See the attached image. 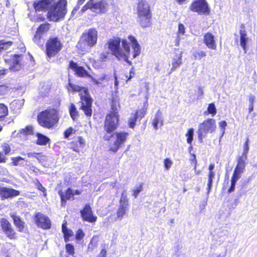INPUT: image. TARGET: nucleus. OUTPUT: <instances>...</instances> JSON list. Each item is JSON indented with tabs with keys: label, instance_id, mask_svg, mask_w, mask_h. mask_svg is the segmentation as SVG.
Segmentation results:
<instances>
[{
	"label": "nucleus",
	"instance_id": "nucleus-1",
	"mask_svg": "<svg viewBox=\"0 0 257 257\" xmlns=\"http://www.w3.org/2000/svg\"><path fill=\"white\" fill-rule=\"evenodd\" d=\"M110 101V110L106 115L104 120V133L102 138L108 143V151L116 153L124 146L128 139L129 134L125 131L115 132L119 125V98L116 95H112Z\"/></svg>",
	"mask_w": 257,
	"mask_h": 257
},
{
	"label": "nucleus",
	"instance_id": "nucleus-2",
	"mask_svg": "<svg viewBox=\"0 0 257 257\" xmlns=\"http://www.w3.org/2000/svg\"><path fill=\"white\" fill-rule=\"evenodd\" d=\"M38 0L34 2V7L36 12L48 10L47 17L49 21L57 22L63 19L67 13L65 0Z\"/></svg>",
	"mask_w": 257,
	"mask_h": 257
},
{
	"label": "nucleus",
	"instance_id": "nucleus-3",
	"mask_svg": "<svg viewBox=\"0 0 257 257\" xmlns=\"http://www.w3.org/2000/svg\"><path fill=\"white\" fill-rule=\"evenodd\" d=\"M66 88L68 92H79V96L80 99L79 103H81L79 109L83 110L84 114L87 117H90L92 114V105L93 99L89 92L88 88L74 84L69 80Z\"/></svg>",
	"mask_w": 257,
	"mask_h": 257
},
{
	"label": "nucleus",
	"instance_id": "nucleus-4",
	"mask_svg": "<svg viewBox=\"0 0 257 257\" xmlns=\"http://www.w3.org/2000/svg\"><path fill=\"white\" fill-rule=\"evenodd\" d=\"M120 39L119 38L109 39L105 46L111 51L113 55L120 62H126L130 64L131 62L128 60V55L130 53V48L128 43L125 40L122 41V51L120 48Z\"/></svg>",
	"mask_w": 257,
	"mask_h": 257
},
{
	"label": "nucleus",
	"instance_id": "nucleus-5",
	"mask_svg": "<svg viewBox=\"0 0 257 257\" xmlns=\"http://www.w3.org/2000/svg\"><path fill=\"white\" fill-rule=\"evenodd\" d=\"M59 120V111L54 108H48L40 112L37 116L38 123L43 127L51 128Z\"/></svg>",
	"mask_w": 257,
	"mask_h": 257
},
{
	"label": "nucleus",
	"instance_id": "nucleus-6",
	"mask_svg": "<svg viewBox=\"0 0 257 257\" xmlns=\"http://www.w3.org/2000/svg\"><path fill=\"white\" fill-rule=\"evenodd\" d=\"M97 33L95 29H90L83 33L76 45L77 48L81 51L80 53L88 52L96 44Z\"/></svg>",
	"mask_w": 257,
	"mask_h": 257
},
{
	"label": "nucleus",
	"instance_id": "nucleus-7",
	"mask_svg": "<svg viewBox=\"0 0 257 257\" xmlns=\"http://www.w3.org/2000/svg\"><path fill=\"white\" fill-rule=\"evenodd\" d=\"M137 15V21L142 27L150 26L152 14L150 5L146 1L142 0L138 4Z\"/></svg>",
	"mask_w": 257,
	"mask_h": 257
},
{
	"label": "nucleus",
	"instance_id": "nucleus-8",
	"mask_svg": "<svg viewBox=\"0 0 257 257\" xmlns=\"http://www.w3.org/2000/svg\"><path fill=\"white\" fill-rule=\"evenodd\" d=\"M216 127L215 120L209 118L204 120L199 125L197 131L198 138L200 143L203 142V138L208 133H213Z\"/></svg>",
	"mask_w": 257,
	"mask_h": 257
},
{
	"label": "nucleus",
	"instance_id": "nucleus-9",
	"mask_svg": "<svg viewBox=\"0 0 257 257\" xmlns=\"http://www.w3.org/2000/svg\"><path fill=\"white\" fill-rule=\"evenodd\" d=\"M107 6V3L104 1L98 2L94 0H90L87 4L83 7L81 10V13H83L87 10L89 9L92 12L96 13H103L106 11V8Z\"/></svg>",
	"mask_w": 257,
	"mask_h": 257
},
{
	"label": "nucleus",
	"instance_id": "nucleus-10",
	"mask_svg": "<svg viewBox=\"0 0 257 257\" xmlns=\"http://www.w3.org/2000/svg\"><path fill=\"white\" fill-rule=\"evenodd\" d=\"M34 222L38 227L43 230H48L51 228L52 222L49 217L40 212L34 215Z\"/></svg>",
	"mask_w": 257,
	"mask_h": 257
},
{
	"label": "nucleus",
	"instance_id": "nucleus-11",
	"mask_svg": "<svg viewBox=\"0 0 257 257\" xmlns=\"http://www.w3.org/2000/svg\"><path fill=\"white\" fill-rule=\"evenodd\" d=\"M191 11L199 15H208L210 9L206 0H195L190 7Z\"/></svg>",
	"mask_w": 257,
	"mask_h": 257
},
{
	"label": "nucleus",
	"instance_id": "nucleus-12",
	"mask_svg": "<svg viewBox=\"0 0 257 257\" xmlns=\"http://www.w3.org/2000/svg\"><path fill=\"white\" fill-rule=\"evenodd\" d=\"M62 44L57 37L49 40L46 45L47 54L49 57L55 55L60 51Z\"/></svg>",
	"mask_w": 257,
	"mask_h": 257
},
{
	"label": "nucleus",
	"instance_id": "nucleus-13",
	"mask_svg": "<svg viewBox=\"0 0 257 257\" xmlns=\"http://www.w3.org/2000/svg\"><path fill=\"white\" fill-rule=\"evenodd\" d=\"M148 108V97H146V100L144 103V106L141 109H138L136 111L133 116L129 118L128 126L130 128H134L136 121L138 119L141 120L146 115L147 109Z\"/></svg>",
	"mask_w": 257,
	"mask_h": 257
},
{
	"label": "nucleus",
	"instance_id": "nucleus-14",
	"mask_svg": "<svg viewBox=\"0 0 257 257\" xmlns=\"http://www.w3.org/2000/svg\"><path fill=\"white\" fill-rule=\"evenodd\" d=\"M80 216L84 221L94 223L96 221L97 217L94 215L89 204H86L80 210Z\"/></svg>",
	"mask_w": 257,
	"mask_h": 257
},
{
	"label": "nucleus",
	"instance_id": "nucleus-15",
	"mask_svg": "<svg viewBox=\"0 0 257 257\" xmlns=\"http://www.w3.org/2000/svg\"><path fill=\"white\" fill-rule=\"evenodd\" d=\"M129 207L128 199L126 196L122 194L119 200V205L116 212V218L121 220L126 214Z\"/></svg>",
	"mask_w": 257,
	"mask_h": 257
},
{
	"label": "nucleus",
	"instance_id": "nucleus-16",
	"mask_svg": "<svg viewBox=\"0 0 257 257\" xmlns=\"http://www.w3.org/2000/svg\"><path fill=\"white\" fill-rule=\"evenodd\" d=\"M247 160V155L241 154V155L237 157V164L234 170L233 174L241 177V173L243 172L245 169Z\"/></svg>",
	"mask_w": 257,
	"mask_h": 257
},
{
	"label": "nucleus",
	"instance_id": "nucleus-17",
	"mask_svg": "<svg viewBox=\"0 0 257 257\" xmlns=\"http://www.w3.org/2000/svg\"><path fill=\"white\" fill-rule=\"evenodd\" d=\"M70 149L72 151L79 153L81 149L86 145L85 140L82 136H77L73 138V140L69 142Z\"/></svg>",
	"mask_w": 257,
	"mask_h": 257
},
{
	"label": "nucleus",
	"instance_id": "nucleus-18",
	"mask_svg": "<svg viewBox=\"0 0 257 257\" xmlns=\"http://www.w3.org/2000/svg\"><path fill=\"white\" fill-rule=\"evenodd\" d=\"M0 226L3 231L10 239L14 238L15 232L12 227L10 222L5 218L0 219Z\"/></svg>",
	"mask_w": 257,
	"mask_h": 257
},
{
	"label": "nucleus",
	"instance_id": "nucleus-19",
	"mask_svg": "<svg viewBox=\"0 0 257 257\" xmlns=\"http://www.w3.org/2000/svg\"><path fill=\"white\" fill-rule=\"evenodd\" d=\"M58 193L60 198L61 206H65L67 201L74 199V197H73L72 189L70 187L68 188L65 192L61 190H59Z\"/></svg>",
	"mask_w": 257,
	"mask_h": 257
},
{
	"label": "nucleus",
	"instance_id": "nucleus-20",
	"mask_svg": "<svg viewBox=\"0 0 257 257\" xmlns=\"http://www.w3.org/2000/svg\"><path fill=\"white\" fill-rule=\"evenodd\" d=\"M248 38L247 36L246 31L245 30V27L243 25L240 26V29L239 31V42L240 45L243 49L244 53H246L248 47L247 43L248 41Z\"/></svg>",
	"mask_w": 257,
	"mask_h": 257
},
{
	"label": "nucleus",
	"instance_id": "nucleus-21",
	"mask_svg": "<svg viewBox=\"0 0 257 257\" xmlns=\"http://www.w3.org/2000/svg\"><path fill=\"white\" fill-rule=\"evenodd\" d=\"M16 196V190L0 186V199L5 200Z\"/></svg>",
	"mask_w": 257,
	"mask_h": 257
},
{
	"label": "nucleus",
	"instance_id": "nucleus-22",
	"mask_svg": "<svg viewBox=\"0 0 257 257\" xmlns=\"http://www.w3.org/2000/svg\"><path fill=\"white\" fill-rule=\"evenodd\" d=\"M69 68L73 69L76 75L80 77H89L91 78V75L84 69L82 66L79 65H69Z\"/></svg>",
	"mask_w": 257,
	"mask_h": 257
},
{
	"label": "nucleus",
	"instance_id": "nucleus-23",
	"mask_svg": "<svg viewBox=\"0 0 257 257\" xmlns=\"http://www.w3.org/2000/svg\"><path fill=\"white\" fill-rule=\"evenodd\" d=\"M61 228L64 240L65 242H67L70 240V238L73 236V232L71 229L67 227V221L66 220L63 221Z\"/></svg>",
	"mask_w": 257,
	"mask_h": 257
},
{
	"label": "nucleus",
	"instance_id": "nucleus-24",
	"mask_svg": "<svg viewBox=\"0 0 257 257\" xmlns=\"http://www.w3.org/2000/svg\"><path fill=\"white\" fill-rule=\"evenodd\" d=\"M204 42L209 48L213 50L216 49V45L214 41V37L211 33H207L204 35Z\"/></svg>",
	"mask_w": 257,
	"mask_h": 257
},
{
	"label": "nucleus",
	"instance_id": "nucleus-25",
	"mask_svg": "<svg viewBox=\"0 0 257 257\" xmlns=\"http://www.w3.org/2000/svg\"><path fill=\"white\" fill-rule=\"evenodd\" d=\"M128 40L132 44V47L133 49V57L135 58L140 54V46L134 37L129 36Z\"/></svg>",
	"mask_w": 257,
	"mask_h": 257
},
{
	"label": "nucleus",
	"instance_id": "nucleus-26",
	"mask_svg": "<svg viewBox=\"0 0 257 257\" xmlns=\"http://www.w3.org/2000/svg\"><path fill=\"white\" fill-rule=\"evenodd\" d=\"M50 25L49 24H44L41 25L38 28L36 34L34 36V41L35 42L38 43L37 41L40 40L41 34L48 31Z\"/></svg>",
	"mask_w": 257,
	"mask_h": 257
},
{
	"label": "nucleus",
	"instance_id": "nucleus-27",
	"mask_svg": "<svg viewBox=\"0 0 257 257\" xmlns=\"http://www.w3.org/2000/svg\"><path fill=\"white\" fill-rule=\"evenodd\" d=\"M37 140L36 143L40 146H45L50 142V139L46 136L40 133H37Z\"/></svg>",
	"mask_w": 257,
	"mask_h": 257
},
{
	"label": "nucleus",
	"instance_id": "nucleus-28",
	"mask_svg": "<svg viewBox=\"0 0 257 257\" xmlns=\"http://www.w3.org/2000/svg\"><path fill=\"white\" fill-rule=\"evenodd\" d=\"M28 157L30 158H36L40 163H43L46 161V156L43 153L31 152L27 154Z\"/></svg>",
	"mask_w": 257,
	"mask_h": 257
},
{
	"label": "nucleus",
	"instance_id": "nucleus-29",
	"mask_svg": "<svg viewBox=\"0 0 257 257\" xmlns=\"http://www.w3.org/2000/svg\"><path fill=\"white\" fill-rule=\"evenodd\" d=\"M34 134L33 127L31 125H27L25 128L19 130L20 137H27Z\"/></svg>",
	"mask_w": 257,
	"mask_h": 257
},
{
	"label": "nucleus",
	"instance_id": "nucleus-30",
	"mask_svg": "<svg viewBox=\"0 0 257 257\" xmlns=\"http://www.w3.org/2000/svg\"><path fill=\"white\" fill-rule=\"evenodd\" d=\"M240 178V176L235 174H232L231 178V184L229 188L227 190L228 193H230L234 191L236 182Z\"/></svg>",
	"mask_w": 257,
	"mask_h": 257
},
{
	"label": "nucleus",
	"instance_id": "nucleus-31",
	"mask_svg": "<svg viewBox=\"0 0 257 257\" xmlns=\"http://www.w3.org/2000/svg\"><path fill=\"white\" fill-rule=\"evenodd\" d=\"M159 123L162 125L163 120L162 119L161 113L158 111L155 114V118L152 121V125L156 130L158 128V125Z\"/></svg>",
	"mask_w": 257,
	"mask_h": 257
},
{
	"label": "nucleus",
	"instance_id": "nucleus-32",
	"mask_svg": "<svg viewBox=\"0 0 257 257\" xmlns=\"http://www.w3.org/2000/svg\"><path fill=\"white\" fill-rule=\"evenodd\" d=\"M76 130L74 129L73 127L70 126L67 128L63 132V137L64 138L67 140H70V137L72 135H75L76 134Z\"/></svg>",
	"mask_w": 257,
	"mask_h": 257
},
{
	"label": "nucleus",
	"instance_id": "nucleus-33",
	"mask_svg": "<svg viewBox=\"0 0 257 257\" xmlns=\"http://www.w3.org/2000/svg\"><path fill=\"white\" fill-rule=\"evenodd\" d=\"M69 114L73 120H75L78 116L79 113L76 109L75 105L73 103H71L69 107Z\"/></svg>",
	"mask_w": 257,
	"mask_h": 257
},
{
	"label": "nucleus",
	"instance_id": "nucleus-34",
	"mask_svg": "<svg viewBox=\"0 0 257 257\" xmlns=\"http://www.w3.org/2000/svg\"><path fill=\"white\" fill-rule=\"evenodd\" d=\"M194 135V129L193 128H190L188 130L186 136L187 137V142L190 145V148H192V143Z\"/></svg>",
	"mask_w": 257,
	"mask_h": 257
},
{
	"label": "nucleus",
	"instance_id": "nucleus-35",
	"mask_svg": "<svg viewBox=\"0 0 257 257\" xmlns=\"http://www.w3.org/2000/svg\"><path fill=\"white\" fill-rule=\"evenodd\" d=\"M217 113L216 108L215 104L213 103L209 104L207 111L204 112V114L208 115L211 114L212 116H214Z\"/></svg>",
	"mask_w": 257,
	"mask_h": 257
},
{
	"label": "nucleus",
	"instance_id": "nucleus-36",
	"mask_svg": "<svg viewBox=\"0 0 257 257\" xmlns=\"http://www.w3.org/2000/svg\"><path fill=\"white\" fill-rule=\"evenodd\" d=\"M8 114V109L6 105L0 103V121L2 120Z\"/></svg>",
	"mask_w": 257,
	"mask_h": 257
},
{
	"label": "nucleus",
	"instance_id": "nucleus-37",
	"mask_svg": "<svg viewBox=\"0 0 257 257\" xmlns=\"http://www.w3.org/2000/svg\"><path fill=\"white\" fill-rule=\"evenodd\" d=\"M208 180H207V192L209 193L212 187V183H213V179L215 177V173H208Z\"/></svg>",
	"mask_w": 257,
	"mask_h": 257
},
{
	"label": "nucleus",
	"instance_id": "nucleus-38",
	"mask_svg": "<svg viewBox=\"0 0 257 257\" xmlns=\"http://www.w3.org/2000/svg\"><path fill=\"white\" fill-rule=\"evenodd\" d=\"M12 88L11 85L10 84L9 85L6 84L0 85V95H4L8 93L11 89Z\"/></svg>",
	"mask_w": 257,
	"mask_h": 257
},
{
	"label": "nucleus",
	"instance_id": "nucleus-39",
	"mask_svg": "<svg viewBox=\"0 0 257 257\" xmlns=\"http://www.w3.org/2000/svg\"><path fill=\"white\" fill-rule=\"evenodd\" d=\"M12 45L11 41L6 42L3 40H0V54L3 50H7Z\"/></svg>",
	"mask_w": 257,
	"mask_h": 257
},
{
	"label": "nucleus",
	"instance_id": "nucleus-40",
	"mask_svg": "<svg viewBox=\"0 0 257 257\" xmlns=\"http://www.w3.org/2000/svg\"><path fill=\"white\" fill-rule=\"evenodd\" d=\"M65 249L66 252L71 255H73L75 254L74 246L71 243H66L65 245Z\"/></svg>",
	"mask_w": 257,
	"mask_h": 257
},
{
	"label": "nucleus",
	"instance_id": "nucleus-41",
	"mask_svg": "<svg viewBox=\"0 0 257 257\" xmlns=\"http://www.w3.org/2000/svg\"><path fill=\"white\" fill-rule=\"evenodd\" d=\"M35 186L36 187V188L39 190H40L43 192V195L44 196H47L46 189H45V188L43 186L42 184L38 180H36V181L35 182Z\"/></svg>",
	"mask_w": 257,
	"mask_h": 257
},
{
	"label": "nucleus",
	"instance_id": "nucleus-42",
	"mask_svg": "<svg viewBox=\"0 0 257 257\" xmlns=\"http://www.w3.org/2000/svg\"><path fill=\"white\" fill-rule=\"evenodd\" d=\"M249 138L247 137L245 139V142L243 144V152L242 154L248 155V153L249 152Z\"/></svg>",
	"mask_w": 257,
	"mask_h": 257
},
{
	"label": "nucleus",
	"instance_id": "nucleus-43",
	"mask_svg": "<svg viewBox=\"0 0 257 257\" xmlns=\"http://www.w3.org/2000/svg\"><path fill=\"white\" fill-rule=\"evenodd\" d=\"M85 233L83 232V230L81 229H78L75 233V239L77 241L81 240L84 237Z\"/></svg>",
	"mask_w": 257,
	"mask_h": 257
},
{
	"label": "nucleus",
	"instance_id": "nucleus-44",
	"mask_svg": "<svg viewBox=\"0 0 257 257\" xmlns=\"http://www.w3.org/2000/svg\"><path fill=\"white\" fill-rule=\"evenodd\" d=\"M91 79L94 84L98 85L99 84H101L102 82L106 79V75L105 74H103L98 79L93 78L91 76Z\"/></svg>",
	"mask_w": 257,
	"mask_h": 257
},
{
	"label": "nucleus",
	"instance_id": "nucleus-45",
	"mask_svg": "<svg viewBox=\"0 0 257 257\" xmlns=\"http://www.w3.org/2000/svg\"><path fill=\"white\" fill-rule=\"evenodd\" d=\"M143 183H142L139 186L133 190V195L135 198H137L139 194L143 190Z\"/></svg>",
	"mask_w": 257,
	"mask_h": 257
},
{
	"label": "nucleus",
	"instance_id": "nucleus-46",
	"mask_svg": "<svg viewBox=\"0 0 257 257\" xmlns=\"http://www.w3.org/2000/svg\"><path fill=\"white\" fill-rule=\"evenodd\" d=\"M25 222L20 220L19 217H17V228L19 231H23L25 228Z\"/></svg>",
	"mask_w": 257,
	"mask_h": 257
},
{
	"label": "nucleus",
	"instance_id": "nucleus-47",
	"mask_svg": "<svg viewBox=\"0 0 257 257\" xmlns=\"http://www.w3.org/2000/svg\"><path fill=\"white\" fill-rule=\"evenodd\" d=\"M164 166L166 169L168 170L172 166V162L169 158H166L164 161Z\"/></svg>",
	"mask_w": 257,
	"mask_h": 257
},
{
	"label": "nucleus",
	"instance_id": "nucleus-48",
	"mask_svg": "<svg viewBox=\"0 0 257 257\" xmlns=\"http://www.w3.org/2000/svg\"><path fill=\"white\" fill-rule=\"evenodd\" d=\"M3 149L4 151L3 153L6 155L8 154L11 150L10 146L8 144H5L3 146Z\"/></svg>",
	"mask_w": 257,
	"mask_h": 257
},
{
	"label": "nucleus",
	"instance_id": "nucleus-49",
	"mask_svg": "<svg viewBox=\"0 0 257 257\" xmlns=\"http://www.w3.org/2000/svg\"><path fill=\"white\" fill-rule=\"evenodd\" d=\"M178 35H183L185 32V28L184 25L179 24L178 26Z\"/></svg>",
	"mask_w": 257,
	"mask_h": 257
},
{
	"label": "nucleus",
	"instance_id": "nucleus-50",
	"mask_svg": "<svg viewBox=\"0 0 257 257\" xmlns=\"http://www.w3.org/2000/svg\"><path fill=\"white\" fill-rule=\"evenodd\" d=\"M219 127L222 130L223 133L224 132V131L225 130V127L227 126V123L225 120H222L219 122Z\"/></svg>",
	"mask_w": 257,
	"mask_h": 257
},
{
	"label": "nucleus",
	"instance_id": "nucleus-51",
	"mask_svg": "<svg viewBox=\"0 0 257 257\" xmlns=\"http://www.w3.org/2000/svg\"><path fill=\"white\" fill-rule=\"evenodd\" d=\"M107 250L105 248H102L97 257H106Z\"/></svg>",
	"mask_w": 257,
	"mask_h": 257
},
{
	"label": "nucleus",
	"instance_id": "nucleus-52",
	"mask_svg": "<svg viewBox=\"0 0 257 257\" xmlns=\"http://www.w3.org/2000/svg\"><path fill=\"white\" fill-rule=\"evenodd\" d=\"M85 0H78L77 2V4L73 9L72 12H76L79 9V6L82 5Z\"/></svg>",
	"mask_w": 257,
	"mask_h": 257
},
{
	"label": "nucleus",
	"instance_id": "nucleus-53",
	"mask_svg": "<svg viewBox=\"0 0 257 257\" xmlns=\"http://www.w3.org/2000/svg\"><path fill=\"white\" fill-rule=\"evenodd\" d=\"M192 156L193 157V159L191 160V161L192 163L194 164V170L196 171L197 169V160L196 158V156L194 154L192 155Z\"/></svg>",
	"mask_w": 257,
	"mask_h": 257
},
{
	"label": "nucleus",
	"instance_id": "nucleus-54",
	"mask_svg": "<svg viewBox=\"0 0 257 257\" xmlns=\"http://www.w3.org/2000/svg\"><path fill=\"white\" fill-rule=\"evenodd\" d=\"M3 152H0V163H5L6 162V157Z\"/></svg>",
	"mask_w": 257,
	"mask_h": 257
},
{
	"label": "nucleus",
	"instance_id": "nucleus-55",
	"mask_svg": "<svg viewBox=\"0 0 257 257\" xmlns=\"http://www.w3.org/2000/svg\"><path fill=\"white\" fill-rule=\"evenodd\" d=\"M19 49L20 50V52L21 53H23V52H25L26 51V48H25V46L24 45V44L22 43H21L20 44H19Z\"/></svg>",
	"mask_w": 257,
	"mask_h": 257
},
{
	"label": "nucleus",
	"instance_id": "nucleus-56",
	"mask_svg": "<svg viewBox=\"0 0 257 257\" xmlns=\"http://www.w3.org/2000/svg\"><path fill=\"white\" fill-rule=\"evenodd\" d=\"M255 100V96L253 95H250L248 100L250 104H253Z\"/></svg>",
	"mask_w": 257,
	"mask_h": 257
},
{
	"label": "nucleus",
	"instance_id": "nucleus-57",
	"mask_svg": "<svg viewBox=\"0 0 257 257\" xmlns=\"http://www.w3.org/2000/svg\"><path fill=\"white\" fill-rule=\"evenodd\" d=\"M135 68L134 67H132L130 71V76H128V79L133 78L135 75Z\"/></svg>",
	"mask_w": 257,
	"mask_h": 257
},
{
	"label": "nucleus",
	"instance_id": "nucleus-58",
	"mask_svg": "<svg viewBox=\"0 0 257 257\" xmlns=\"http://www.w3.org/2000/svg\"><path fill=\"white\" fill-rule=\"evenodd\" d=\"M107 55L111 56V54H108V53H107V54L103 53V54H101L100 58L102 59V61H105V62L106 61V59H107Z\"/></svg>",
	"mask_w": 257,
	"mask_h": 257
},
{
	"label": "nucleus",
	"instance_id": "nucleus-59",
	"mask_svg": "<svg viewBox=\"0 0 257 257\" xmlns=\"http://www.w3.org/2000/svg\"><path fill=\"white\" fill-rule=\"evenodd\" d=\"M8 69H3L0 70V79L7 73Z\"/></svg>",
	"mask_w": 257,
	"mask_h": 257
},
{
	"label": "nucleus",
	"instance_id": "nucleus-60",
	"mask_svg": "<svg viewBox=\"0 0 257 257\" xmlns=\"http://www.w3.org/2000/svg\"><path fill=\"white\" fill-rule=\"evenodd\" d=\"M82 193V191L81 190L76 189L74 191L72 190V194H73V197H74V196L75 195H80Z\"/></svg>",
	"mask_w": 257,
	"mask_h": 257
},
{
	"label": "nucleus",
	"instance_id": "nucleus-61",
	"mask_svg": "<svg viewBox=\"0 0 257 257\" xmlns=\"http://www.w3.org/2000/svg\"><path fill=\"white\" fill-rule=\"evenodd\" d=\"M214 169V164H210L208 167V173H214L213 171V170Z\"/></svg>",
	"mask_w": 257,
	"mask_h": 257
},
{
	"label": "nucleus",
	"instance_id": "nucleus-62",
	"mask_svg": "<svg viewBox=\"0 0 257 257\" xmlns=\"http://www.w3.org/2000/svg\"><path fill=\"white\" fill-rule=\"evenodd\" d=\"M12 162L10 163L11 165H16V158L13 157L12 158Z\"/></svg>",
	"mask_w": 257,
	"mask_h": 257
},
{
	"label": "nucleus",
	"instance_id": "nucleus-63",
	"mask_svg": "<svg viewBox=\"0 0 257 257\" xmlns=\"http://www.w3.org/2000/svg\"><path fill=\"white\" fill-rule=\"evenodd\" d=\"M149 85H150L149 83H148V82H145V87L146 88V91H147V93H148V91H149V88H150Z\"/></svg>",
	"mask_w": 257,
	"mask_h": 257
},
{
	"label": "nucleus",
	"instance_id": "nucleus-64",
	"mask_svg": "<svg viewBox=\"0 0 257 257\" xmlns=\"http://www.w3.org/2000/svg\"><path fill=\"white\" fill-rule=\"evenodd\" d=\"M253 109V104H250L249 105L248 107V112L250 113L252 112V111Z\"/></svg>",
	"mask_w": 257,
	"mask_h": 257
}]
</instances>
